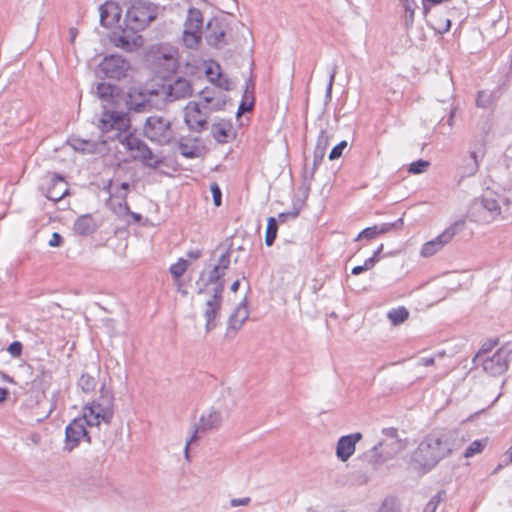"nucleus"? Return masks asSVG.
Listing matches in <instances>:
<instances>
[{
  "mask_svg": "<svg viewBox=\"0 0 512 512\" xmlns=\"http://www.w3.org/2000/svg\"><path fill=\"white\" fill-rule=\"evenodd\" d=\"M98 127L104 133H113L108 137L117 140L134 160L141 161L144 166L156 169L163 163L162 158L155 155L143 140L129 131L130 119L126 113L104 111Z\"/></svg>",
  "mask_w": 512,
  "mask_h": 512,
  "instance_id": "obj_1",
  "label": "nucleus"
},
{
  "mask_svg": "<svg viewBox=\"0 0 512 512\" xmlns=\"http://www.w3.org/2000/svg\"><path fill=\"white\" fill-rule=\"evenodd\" d=\"M193 94L191 82L184 77L162 79L145 86L136 95L130 94L131 109L145 112L153 105L187 99Z\"/></svg>",
  "mask_w": 512,
  "mask_h": 512,
  "instance_id": "obj_2",
  "label": "nucleus"
},
{
  "mask_svg": "<svg viewBox=\"0 0 512 512\" xmlns=\"http://www.w3.org/2000/svg\"><path fill=\"white\" fill-rule=\"evenodd\" d=\"M454 432L430 433L413 451L410 465L418 472L426 473L454 450Z\"/></svg>",
  "mask_w": 512,
  "mask_h": 512,
  "instance_id": "obj_3",
  "label": "nucleus"
},
{
  "mask_svg": "<svg viewBox=\"0 0 512 512\" xmlns=\"http://www.w3.org/2000/svg\"><path fill=\"white\" fill-rule=\"evenodd\" d=\"M212 99L204 97V103L189 102L184 108V121L194 132H202L207 128V120L212 110H220L225 104L217 102L211 106Z\"/></svg>",
  "mask_w": 512,
  "mask_h": 512,
  "instance_id": "obj_4",
  "label": "nucleus"
},
{
  "mask_svg": "<svg viewBox=\"0 0 512 512\" xmlns=\"http://www.w3.org/2000/svg\"><path fill=\"white\" fill-rule=\"evenodd\" d=\"M159 10V7L151 2L136 1L128 8L125 23L133 32L144 30L157 18Z\"/></svg>",
  "mask_w": 512,
  "mask_h": 512,
  "instance_id": "obj_5",
  "label": "nucleus"
},
{
  "mask_svg": "<svg viewBox=\"0 0 512 512\" xmlns=\"http://www.w3.org/2000/svg\"><path fill=\"white\" fill-rule=\"evenodd\" d=\"M84 410L88 413V418L94 423L99 425L101 422L109 424L114 415L113 392L103 384L100 388L99 397L91 403H87Z\"/></svg>",
  "mask_w": 512,
  "mask_h": 512,
  "instance_id": "obj_6",
  "label": "nucleus"
},
{
  "mask_svg": "<svg viewBox=\"0 0 512 512\" xmlns=\"http://www.w3.org/2000/svg\"><path fill=\"white\" fill-rule=\"evenodd\" d=\"M144 135L152 142L167 145L175 138L171 122L161 116H150L144 125Z\"/></svg>",
  "mask_w": 512,
  "mask_h": 512,
  "instance_id": "obj_7",
  "label": "nucleus"
},
{
  "mask_svg": "<svg viewBox=\"0 0 512 512\" xmlns=\"http://www.w3.org/2000/svg\"><path fill=\"white\" fill-rule=\"evenodd\" d=\"M404 449L402 440H381L374 445L372 449L363 454V459L377 468L385 462L393 459L400 451Z\"/></svg>",
  "mask_w": 512,
  "mask_h": 512,
  "instance_id": "obj_8",
  "label": "nucleus"
},
{
  "mask_svg": "<svg viewBox=\"0 0 512 512\" xmlns=\"http://www.w3.org/2000/svg\"><path fill=\"white\" fill-rule=\"evenodd\" d=\"M230 250L224 251L218 258L217 263L213 266L212 270L209 273L208 279L203 280V273L200 276V279L196 281L197 293L203 294L207 291V287L211 284L214 285L213 288H218L221 286L222 292L225 289V281L223 277L226 274V271L230 267L231 259H230Z\"/></svg>",
  "mask_w": 512,
  "mask_h": 512,
  "instance_id": "obj_9",
  "label": "nucleus"
},
{
  "mask_svg": "<svg viewBox=\"0 0 512 512\" xmlns=\"http://www.w3.org/2000/svg\"><path fill=\"white\" fill-rule=\"evenodd\" d=\"M87 426H99V424L94 423L90 418H88V413L83 409V415L72 420L66 427L65 450L71 452L78 446L83 438H85L88 443L91 442V439L88 436Z\"/></svg>",
  "mask_w": 512,
  "mask_h": 512,
  "instance_id": "obj_10",
  "label": "nucleus"
},
{
  "mask_svg": "<svg viewBox=\"0 0 512 512\" xmlns=\"http://www.w3.org/2000/svg\"><path fill=\"white\" fill-rule=\"evenodd\" d=\"M130 63L120 55H109L103 58L96 69L98 76L121 80L127 76Z\"/></svg>",
  "mask_w": 512,
  "mask_h": 512,
  "instance_id": "obj_11",
  "label": "nucleus"
},
{
  "mask_svg": "<svg viewBox=\"0 0 512 512\" xmlns=\"http://www.w3.org/2000/svg\"><path fill=\"white\" fill-rule=\"evenodd\" d=\"M223 418L222 414L218 410L211 409L206 414H203L198 423L194 426V431L191 437L186 441L185 447H184V457L187 461L190 460L189 455V447L192 442H194L196 439H198V432H208L211 430H216L220 428L222 424Z\"/></svg>",
  "mask_w": 512,
  "mask_h": 512,
  "instance_id": "obj_12",
  "label": "nucleus"
},
{
  "mask_svg": "<svg viewBox=\"0 0 512 512\" xmlns=\"http://www.w3.org/2000/svg\"><path fill=\"white\" fill-rule=\"evenodd\" d=\"M464 223L461 221H457L446 228L440 235L436 238L426 242L421 249V256L430 257L441 250L446 244H448L453 237L459 233V231L463 228Z\"/></svg>",
  "mask_w": 512,
  "mask_h": 512,
  "instance_id": "obj_13",
  "label": "nucleus"
},
{
  "mask_svg": "<svg viewBox=\"0 0 512 512\" xmlns=\"http://www.w3.org/2000/svg\"><path fill=\"white\" fill-rule=\"evenodd\" d=\"M222 288H212V294L205 303L204 318L206 320L205 330L207 333L215 329L218 325L217 319L220 316L222 307Z\"/></svg>",
  "mask_w": 512,
  "mask_h": 512,
  "instance_id": "obj_14",
  "label": "nucleus"
},
{
  "mask_svg": "<svg viewBox=\"0 0 512 512\" xmlns=\"http://www.w3.org/2000/svg\"><path fill=\"white\" fill-rule=\"evenodd\" d=\"M512 350L502 347L493 356L483 360L482 366L485 372L497 376L503 374L509 366Z\"/></svg>",
  "mask_w": 512,
  "mask_h": 512,
  "instance_id": "obj_15",
  "label": "nucleus"
},
{
  "mask_svg": "<svg viewBox=\"0 0 512 512\" xmlns=\"http://www.w3.org/2000/svg\"><path fill=\"white\" fill-rule=\"evenodd\" d=\"M100 131L102 136L99 140L77 139L75 140L74 148L88 154H105L110 150V147L107 146L108 142L114 141V139H110L108 135H113V133H104L102 130Z\"/></svg>",
  "mask_w": 512,
  "mask_h": 512,
  "instance_id": "obj_16",
  "label": "nucleus"
},
{
  "mask_svg": "<svg viewBox=\"0 0 512 512\" xmlns=\"http://www.w3.org/2000/svg\"><path fill=\"white\" fill-rule=\"evenodd\" d=\"M129 30H122L121 32H114L111 36V42L118 48L132 52L135 48L141 46V36Z\"/></svg>",
  "mask_w": 512,
  "mask_h": 512,
  "instance_id": "obj_17",
  "label": "nucleus"
},
{
  "mask_svg": "<svg viewBox=\"0 0 512 512\" xmlns=\"http://www.w3.org/2000/svg\"><path fill=\"white\" fill-rule=\"evenodd\" d=\"M362 439L360 432L340 437L336 446V456L342 462H346L355 452L356 444Z\"/></svg>",
  "mask_w": 512,
  "mask_h": 512,
  "instance_id": "obj_18",
  "label": "nucleus"
},
{
  "mask_svg": "<svg viewBox=\"0 0 512 512\" xmlns=\"http://www.w3.org/2000/svg\"><path fill=\"white\" fill-rule=\"evenodd\" d=\"M68 192L69 189L65 179L58 174H53L46 186L45 196L47 199L58 202L63 199Z\"/></svg>",
  "mask_w": 512,
  "mask_h": 512,
  "instance_id": "obj_19",
  "label": "nucleus"
},
{
  "mask_svg": "<svg viewBox=\"0 0 512 512\" xmlns=\"http://www.w3.org/2000/svg\"><path fill=\"white\" fill-rule=\"evenodd\" d=\"M211 134L215 141L220 144L230 143L236 137L232 122L225 119H220L212 124Z\"/></svg>",
  "mask_w": 512,
  "mask_h": 512,
  "instance_id": "obj_20",
  "label": "nucleus"
},
{
  "mask_svg": "<svg viewBox=\"0 0 512 512\" xmlns=\"http://www.w3.org/2000/svg\"><path fill=\"white\" fill-rule=\"evenodd\" d=\"M100 12V24L103 27H110L114 25L119 17L120 13L118 11V6L113 1H106L99 7Z\"/></svg>",
  "mask_w": 512,
  "mask_h": 512,
  "instance_id": "obj_21",
  "label": "nucleus"
},
{
  "mask_svg": "<svg viewBox=\"0 0 512 512\" xmlns=\"http://www.w3.org/2000/svg\"><path fill=\"white\" fill-rule=\"evenodd\" d=\"M207 28L209 32L206 35V41L210 46L219 48L226 44L225 30L222 28L218 21H209Z\"/></svg>",
  "mask_w": 512,
  "mask_h": 512,
  "instance_id": "obj_22",
  "label": "nucleus"
},
{
  "mask_svg": "<svg viewBox=\"0 0 512 512\" xmlns=\"http://www.w3.org/2000/svg\"><path fill=\"white\" fill-rule=\"evenodd\" d=\"M249 312L245 303H240L228 320L227 333L237 332L248 319Z\"/></svg>",
  "mask_w": 512,
  "mask_h": 512,
  "instance_id": "obj_23",
  "label": "nucleus"
},
{
  "mask_svg": "<svg viewBox=\"0 0 512 512\" xmlns=\"http://www.w3.org/2000/svg\"><path fill=\"white\" fill-rule=\"evenodd\" d=\"M73 229L78 235L88 236L96 230V223L90 214H85L77 218Z\"/></svg>",
  "mask_w": 512,
  "mask_h": 512,
  "instance_id": "obj_24",
  "label": "nucleus"
},
{
  "mask_svg": "<svg viewBox=\"0 0 512 512\" xmlns=\"http://www.w3.org/2000/svg\"><path fill=\"white\" fill-rule=\"evenodd\" d=\"M479 205L487 212L490 220H495L501 214V206L492 196L483 195L479 200Z\"/></svg>",
  "mask_w": 512,
  "mask_h": 512,
  "instance_id": "obj_25",
  "label": "nucleus"
},
{
  "mask_svg": "<svg viewBox=\"0 0 512 512\" xmlns=\"http://www.w3.org/2000/svg\"><path fill=\"white\" fill-rule=\"evenodd\" d=\"M178 149L182 156L190 159L197 158L201 154L196 140L181 138L178 141Z\"/></svg>",
  "mask_w": 512,
  "mask_h": 512,
  "instance_id": "obj_26",
  "label": "nucleus"
},
{
  "mask_svg": "<svg viewBox=\"0 0 512 512\" xmlns=\"http://www.w3.org/2000/svg\"><path fill=\"white\" fill-rule=\"evenodd\" d=\"M203 27V16L199 9L191 8L188 11L187 19L185 21V29L200 33Z\"/></svg>",
  "mask_w": 512,
  "mask_h": 512,
  "instance_id": "obj_27",
  "label": "nucleus"
},
{
  "mask_svg": "<svg viewBox=\"0 0 512 512\" xmlns=\"http://www.w3.org/2000/svg\"><path fill=\"white\" fill-rule=\"evenodd\" d=\"M116 87L110 83L100 82L96 86V95L104 102H111Z\"/></svg>",
  "mask_w": 512,
  "mask_h": 512,
  "instance_id": "obj_28",
  "label": "nucleus"
},
{
  "mask_svg": "<svg viewBox=\"0 0 512 512\" xmlns=\"http://www.w3.org/2000/svg\"><path fill=\"white\" fill-rule=\"evenodd\" d=\"M77 385L84 393L88 394L95 390L97 386V380L94 376L88 373H82L77 382Z\"/></svg>",
  "mask_w": 512,
  "mask_h": 512,
  "instance_id": "obj_29",
  "label": "nucleus"
},
{
  "mask_svg": "<svg viewBox=\"0 0 512 512\" xmlns=\"http://www.w3.org/2000/svg\"><path fill=\"white\" fill-rule=\"evenodd\" d=\"M387 317L396 326L408 319L409 311L403 306L393 308L387 313Z\"/></svg>",
  "mask_w": 512,
  "mask_h": 512,
  "instance_id": "obj_30",
  "label": "nucleus"
},
{
  "mask_svg": "<svg viewBox=\"0 0 512 512\" xmlns=\"http://www.w3.org/2000/svg\"><path fill=\"white\" fill-rule=\"evenodd\" d=\"M277 230H278V221L274 217H269L267 221V228H266V234H265V243L267 246H272L276 236H277Z\"/></svg>",
  "mask_w": 512,
  "mask_h": 512,
  "instance_id": "obj_31",
  "label": "nucleus"
},
{
  "mask_svg": "<svg viewBox=\"0 0 512 512\" xmlns=\"http://www.w3.org/2000/svg\"><path fill=\"white\" fill-rule=\"evenodd\" d=\"M404 17H403V24L406 30H409L414 23V16H415V10L417 8V4L415 1H410L408 4H404Z\"/></svg>",
  "mask_w": 512,
  "mask_h": 512,
  "instance_id": "obj_32",
  "label": "nucleus"
},
{
  "mask_svg": "<svg viewBox=\"0 0 512 512\" xmlns=\"http://www.w3.org/2000/svg\"><path fill=\"white\" fill-rule=\"evenodd\" d=\"M201 40V34L187 29L183 31V43L187 48H197Z\"/></svg>",
  "mask_w": 512,
  "mask_h": 512,
  "instance_id": "obj_33",
  "label": "nucleus"
},
{
  "mask_svg": "<svg viewBox=\"0 0 512 512\" xmlns=\"http://www.w3.org/2000/svg\"><path fill=\"white\" fill-rule=\"evenodd\" d=\"M188 267V261L184 259H179L178 262L174 263L170 267V273L175 279V281H179L180 277L185 273Z\"/></svg>",
  "mask_w": 512,
  "mask_h": 512,
  "instance_id": "obj_34",
  "label": "nucleus"
},
{
  "mask_svg": "<svg viewBox=\"0 0 512 512\" xmlns=\"http://www.w3.org/2000/svg\"><path fill=\"white\" fill-rule=\"evenodd\" d=\"M486 446V440H475L465 450L464 457L470 458L483 451Z\"/></svg>",
  "mask_w": 512,
  "mask_h": 512,
  "instance_id": "obj_35",
  "label": "nucleus"
},
{
  "mask_svg": "<svg viewBox=\"0 0 512 512\" xmlns=\"http://www.w3.org/2000/svg\"><path fill=\"white\" fill-rule=\"evenodd\" d=\"M446 493L445 491H439L436 495H434L430 501L425 506L423 512H435L439 503L443 501Z\"/></svg>",
  "mask_w": 512,
  "mask_h": 512,
  "instance_id": "obj_36",
  "label": "nucleus"
},
{
  "mask_svg": "<svg viewBox=\"0 0 512 512\" xmlns=\"http://www.w3.org/2000/svg\"><path fill=\"white\" fill-rule=\"evenodd\" d=\"M429 166H430V163L428 161L419 159L410 164L408 172L411 174H421V173L425 172Z\"/></svg>",
  "mask_w": 512,
  "mask_h": 512,
  "instance_id": "obj_37",
  "label": "nucleus"
},
{
  "mask_svg": "<svg viewBox=\"0 0 512 512\" xmlns=\"http://www.w3.org/2000/svg\"><path fill=\"white\" fill-rule=\"evenodd\" d=\"M165 61L168 71H175L177 68V58L172 53H163L158 57L159 63Z\"/></svg>",
  "mask_w": 512,
  "mask_h": 512,
  "instance_id": "obj_38",
  "label": "nucleus"
},
{
  "mask_svg": "<svg viewBox=\"0 0 512 512\" xmlns=\"http://www.w3.org/2000/svg\"><path fill=\"white\" fill-rule=\"evenodd\" d=\"M379 234V231H378V225H374V226H371V227H367L365 228L364 230H362L358 236L356 237V241L357 240H360V239H367V240H372L374 239L375 237H377Z\"/></svg>",
  "mask_w": 512,
  "mask_h": 512,
  "instance_id": "obj_39",
  "label": "nucleus"
},
{
  "mask_svg": "<svg viewBox=\"0 0 512 512\" xmlns=\"http://www.w3.org/2000/svg\"><path fill=\"white\" fill-rule=\"evenodd\" d=\"M329 142L330 135L325 130H321L317 138L315 149L320 150L322 152H326Z\"/></svg>",
  "mask_w": 512,
  "mask_h": 512,
  "instance_id": "obj_40",
  "label": "nucleus"
},
{
  "mask_svg": "<svg viewBox=\"0 0 512 512\" xmlns=\"http://www.w3.org/2000/svg\"><path fill=\"white\" fill-rule=\"evenodd\" d=\"M403 226V219L399 218L395 222L392 223H383L381 225H378V231L379 234H385L388 233L394 229H400Z\"/></svg>",
  "mask_w": 512,
  "mask_h": 512,
  "instance_id": "obj_41",
  "label": "nucleus"
},
{
  "mask_svg": "<svg viewBox=\"0 0 512 512\" xmlns=\"http://www.w3.org/2000/svg\"><path fill=\"white\" fill-rule=\"evenodd\" d=\"M254 89H255V83L251 78H249L248 80H246L245 90H244L242 99H245L246 101L250 100V101L255 102Z\"/></svg>",
  "mask_w": 512,
  "mask_h": 512,
  "instance_id": "obj_42",
  "label": "nucleus"
},
{
  "mask_svg": "<svg viewBox=\"0 0 512 512\" xmlns=\"http://www.w3.org/2000/svg\"><path fill=\"white\" fill-rule=\"evenodd\" d=\"M325 156V152H322L320 150L314 149L313 152V167L310 174V179L314 178L315 171L317 170L318 166L322 163L323 158Z\"/></svg>",
  "mask_w": 512,
  "mask_h": 512,
  "instance_id": "obj_43",
  "label": "nucleus"
},
{
  "mask_svg": "<svg viewBox=\"0 0 512 512\" xmlns=\"http://www.w3.org/2000/svg\"><path fill=\"white\" fill-rule=\"evenodd\" d=\"M109 187L112 189L111 195L113 197L121 199L125 204V208L128 209V204L126 202L128 193L126 191L118 188L117 186H115V183H113V182L109 183Z\"/></svg>",
  "mask_w": 512,
  "mask_h": 512,
  "instance_id": "obj_44",
  "label": "nucleus"
},
{
  "mask_svg": "<svg viewBox=\"0 0 512 512\" xmlns=\"http://www.w3.org/2000/svg\"><path fill=\"white\" fill-rule=\"evenodd\" d=\"M347 147L346 141H341L339 144L334 146L329 154L330 160L338 159L342 156L343 150Z\"/></svg>",
  "mask_w": 512,
  "mask_h": 512,
  "instance_id": "obj_45",
  "label": "nucleus"
},
{
  "mask_svg": "<svg viewBox=\"0 0 512 512\" xmlns=\"http://www.w3.org/2000/svg\"><path fill=\"white\" fill-rule=\"evenodd\" d=\"M210 191L212 193L215 206H220L222 203V193L219 185L217 183H212L210 186Z\"/></svg>",
  "mask_w": 512,
  "mask_h": 512,
  "instance_id": "obj_46",
  "label": "nucleus"
},
{
  "mask_svg": "<svg viewBox=\"0 0 512 512\" xmlns=\"http://www.w3.org/2000/svg\"><path fill=\"white\" fill-rule=\"evenodd\" d=\"M491 96L485 91H479L476 99V105L481 108H486L490 104Z\"/></svg>",
  "mask_w": 512,
  "mask_h": 512,
  "instance_id": "obj_47",
  "label": "nucleus"
},
{
  "mask_svg": "<svg viewBox=\"0 0 512 512\" xmlns=\"http://www.w3.org/2000/svg\"><path fill=\"white\" fill-rule=\"evenodd\" d=\"M22 348L23 346L21 342L14 341L8 346L7 351L13 358H18L22 354Z\"/></svg>",
  "mask_w": 512,
  "mask_h": 512,
  "instance_id": "obj_48",
  "label": "nucleus"
},
{
  "mask_svg": "<svg viewBox=\"0 0 512 512\" xmlns=\"http://www.w3.org/2000/svg\"><path fill=\"white\" fill-rule=\"evenodd\" d=\"M254 103L255 102H253V101H250V100L246 101L245 99H242V101L238 107L236 115L239 117L240 115H242L246 112L252 111L253 107H254Z\"/></svg>",
  "mask_w": 512,
  "mask_h": 512,
  "instance_id": "obj_49",
  "label": "nucleus"
},
{
  "mask_svg": "<svg viewBox=\"0 0 512 512\" xmlns=\"http://www.w3.org/2000/svg\"><path fill=\"white\" fill-rule=\"evenodd\" d=\"M382 433L384 435V439H383L384 441H391L392 439L400 440L398 437V431L396 428H393V427L384 428L382 430Z\"/></svg>",
  "mask_w": 512,
  "mask_h": 512,
  "instance_id": "obj_50",
  "label": "nucleus"
},
{
  "mask_svg": "<svg viewBox=\"0 0 512 512\" xmlns=\"http://www.w3.org/2000/svg\"><path fill=\"white\" fill-rule=\"evenodd\" d=\"M299 212H300V207H296V205L294 204V210L290 211V212L280 213L278 215V220L280 222H285L288 218L295 219L298 217Z\"/></svg>",
  "mask_w": 512,
  "mask_h": 512,
  "instance_id": "obj_51",
  "label": "nucleus"
},
{
  "mask_svg": "<svg viewBox=\"0 0 512 512\" xmlns=\"http://www.w3.org/2000/svg\"><path fill=\"white\" fill-rule=\"evenodd\" d=\"M312 180L313 179H310V174L305 170L304 181H303V184L301 185V187L299 188L302 191V194L304 195V197L308 196Z\"/></svg>",
  "mask_w": 512,
  "mask_h": 512,
  "instance_id": "obj_52",
  "label": "nucleus"
},
{
  "mask_svg": "<svg viewBox=\"0 0 512 512\" xmlns=\"http://www.w3.org/2000/svg\"><path fill=\"white\" fill-rule=\"evenodd\" d=\"M497 344H498V339L487 340L486 342L483 343L481 349L479 350L477 357H479L480 354L490 352Z\"/></svg>",
  "mask_w": 512,
  "mask_h": 512,
  "instance_id": "obj_53",
  "label": "nucleus"
},
{
  "mask_svg": "<svg viewBox=\"0 0 512 512\" xmlns=\"http://www.w3.org/2000/svg\"><path fill=\"white\" fill-rule=\"evenodd\" d=\"M479 169V162L475 161L465 166L464 175L471 177L477 173Z\"/></svg>",
  "mask_w": 512,
  "mask_h": 512,
  "instance_id": "obj_54",
  "label": "nucleus"
},
{
  "mask_svg": "<svg viewBox=\"0 0 512 512\" xmlns=\"http://www.w3.org/2000/svg\"><path fill=\"white\" fill-rule=\"evenodd\" d=\"M336 73H337V67L334 66L332 68V71H331V74H330V78H329V82H328L327 87H326V97L327 98H331L332 87H333V83H334V79H335Z\"/></svg>",
  "mask_w": 512,
  "mask_h": 512,
  "instance_id": "obj_55",
  "label": "nucleus"
},
{
  "mask_svg": "<svg viewBox=\"0 0 512 512\" xmlns=\"http://www.w3.org/2000/svg\"><path fill=\"white\" fill-rule=\"evenodd\" d=\"M251 502L250 497L234 498L230 501L232 507L247 506Z\"/></svg>",
  "mask_w": 512,
  "mask_h": 512,
  "instance_id": "obj_56",
  "label": "nucleus"
},
{
  "mask_svg": "<svg viewBox=\"0 0 512 512\" xmlns=\"http://www.w3.org/2000/svg\"><path fill=\"white\" fill-rule=\"evenodd\" d=\"M63 242V238L62 236L57 233V232H54L51 236V239L49 240L48 244L49 246L51 247H59Z\"/></svg>",
  "mask_w": 512,
  "mask_h": 512,
  "instance_id": "obj_57",
  "label": "nucleus"
},
{
  "mask_svg": "<svg viewBox=\"0 0 512 512\" xmlns=\"http://www.w3.org/2000/svg\"><path fill=\"white\" fill-rule=\"evenodd\" d=\"M435 363V357H421L418 360V365L420 366H432Z\"/></svg>",
  "mask_w": 512,
  "mask_h": 512,
  "instance_id": "obj_58",
  "label": "nucleus"
},
{
  "mask_svg": "<svg viewBox=\"0 0 512 512\" xmlns=\"http://www.w3.org/2000/svg\"><path fill=\"white\" fill-rule=\"evenodd\" d=\"M378 262V258L375 256H371L370 258L366 259L363 266L365 270H369L374 267V265Z\"/></svg>",
  "mask_w": 512,
  "mask_h": 512,
  "instance_id": "obj_59",
  "label": "nucleus"
},
{
  "mask_svg": "<svg viewBox=\"0 0 512 512\" xmlns=\"http://www.w3.org/2000/svg\"><path fill=\"white\" fill-rule=\"evenodd\" d=\"M187 256L191 259H198L202 256L201 250L195 249L187 252Z\"/></svg>",
  "mask_w": 512,
  "mask_h": 512,
  "instance_id": "obj_60",
  "label": "nucleus"
},
{
  "mask_svg": "<svg viewBox=\"0 0 512 512\" xmlns=\"http://www.w3.org/2000/svg\"><path fill=\"white\" fill-rule=\"evenodd\" d=\"M364 271H366L364 266L363 265H359V266H355L352 269V274L353 275H359V274L363 273Z\"/></svg>",
  "mask_w": 512,
  "mask_h": 512,
  "instance_id": "obj_61",
  "label": "nucleus"
},
{
  "mask_svg": "<svg viewBox=\"0 0 512 512\" xmlns=\"http://www.w3.org/2000/svg\"><path fill=\"white\" fill-rule=\"evenodd\" d=\"M8 395V390L6 388H0V402H3L6 400Z\"/></svg>",
  "mask_w": 512,
  "mask_h": 512,
  "instance_id": "obj_62",
  "label": "nucleus"
},
{
  "mask_svg": "<svg viewBox=\"0 0 512 512\" xmlns=\"http://www.w3.org/2000/svg\"><path fill=\"white\" fill-rule=\"evenodd\" d=\"M69 34H70L71 41L73 42L78 34V31L76 28L72 27L69 29Z\"/></svg>",
  "mask_w": 512,
  "mask_h": 512,
  "instance_id": "obj_63",
  "label": "nucleus"
},
{
  "mask_svg": "<svg viewBox=\"0 0 512 512\" xmlns=\"http://www.w3.org/2000/svg\"><path fill=\"white\" fill-rule=\"evenodd\" d=\"M239 287H240V281H239V280H236V281H234V282L232 283V285H231L230 289H231V291H232V292H234V293H235V292H237V291H238Z\"/></svg>",
  "mask_w": 512,
  "mask_h": 512,
  "instance_id": "obj_64",
  "label": "nucleus"
}]
</instances>
